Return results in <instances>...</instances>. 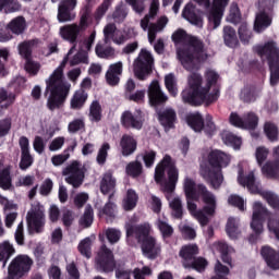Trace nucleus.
<instances>
[{"label": "nucleus", "instance_id": "1", "mask_svg": "<svg viewBox=\"0 0 279 279\" xmlns=\"http://www.w3.org/2000/svg\"><path fill=\"white\" fill-rule=\"evenodd\" d=\"M218 80L219 74L213 69L206 70L205 81L199 73L191 74L187 80V88L182 92V100L192 106L215 104L219 99Z\"/></svg>", "mask_w": 279, "mask_h": 279}, {"label": "nucleus", "instance_id": "2", "mask_svg": "<svg viewBox=\"0 0 279 279\" xmlns=\"http://www.w3.org/2000/svg\"><path fill=\"white\" fill-rule=\"evenodd\" d=\"M172 40L175 45H183L178 48V58L186 71H197L202 63L208 60L202 39L187 35L184 29L175 31Z\"/></svg>", "mask_w": 279, "mask_h": 279}, {"label": "nucleus", "instance_id": "3", "mask_svg": "<svg viewBox=\"0 0 279 279\" xmlns=\"http://www.w3.org/2000/svg\"><path fill=\"white\" fill-rule=\"evenodd\" d=\"M75 51V46H73L66 57L63 59L61 64L52 72L48 80H46V90L50 93L47 100V108L50 110H58L62 107L69 93L71 90V84L64 81V66L69 62V57Z\"/></svg>", "mask_w": 279, "mask_h": 279}, {"label": "nucleus", "instance_id": "4", "mask_svg": "<svg viewBox=\"0 0 279 279\" xmlns=\"http://www.w3.org/2000/svg\"><path fill=\"white\" fill-rule=\"evenodd\" d=\"M230 165V155L221 150H213L208 155V160L201 163L199 174L213 189H219L223 184V172L221 169Z\"/></svg>", "mask_w": 279, "mask_h": 279}, {"label": "nucleus", "instance_id": "5", "mask_svg": "<svg viewBox=\"0 0 279 279\" xmlns=\"http://www.w3.org/2000/svg\"><path fill=\"white\" fill-rule=\"evenodd\" d=\"M128 239H135L142 243V252L146 258H156L160 255V243L151 235V225L145 222L143 225L134 226L128 223L125 226Z\"/></svg>", "mask_w": 279, "mask_h": 279}, {"label": "nucleus", "instance_id": "6", "mask_svg": "<svg viewBox=\"0 0 279 279\" xmlns=\"http://www.w3.org/2000/svg\"><path fill=\"white\" fill-rule=\"evenodd\" d=\"M198 195H201L202 202L205 204L203 210L197 209V204L193 201H187V210L204 227L208 226L210 223V217H215L217 214V196L208 191L204 184H198Z\"/></svg>", "mask_w": 279, "mask_h": 279}, {"label": "nucleus", "instance_id": "7", "mask_svg": "<svg viewBox=\"0 0 279 279\" xmlns=\"http://www.w3.org/2000/svg\"><path fill=\"white\" fill-rule=\"evenodd\" d=\"M267 219V228L270 234L279 241V213L271 214L260 202H255L253 205V218L251 228L256 234H262L264 227L263 221Z\"/></svg>", "mask_w": 279, "mask_h": 279}, {"label": "nucleus", "instance_id": "8", "mask_svg": "<svg viewBox=\"0 0 279 279\" xmlns=\"http://www.w3.org/2000/svg\"><path fill=\"white\" fill-rule=\"evenodd\" d=\"M165 171L168 173V181L162 182V178H165ZM180 172L178 168H175V163L171 160L169 155H166L161 162L155 169V181L160 184L163 193L171 194L175 191V184H178V178Z\"/></svg>", "mask_w": 279, "mask_h": 279}, {"label": "nucleus", "instance_id": "9", "mask_svg": "<svg viewBox=\"0 0 279 279\" xmlns=\"http://www.w3.org/2000/svg\"><path fill=\"white\" fill-rule=\"evenodd\" d=\"M256 53L262 58H266L270 69V85L276 86L279 82V48L276 41L270 40L264 46L255 48Z\"/></svg>", "mask_w": 279, "mask_h": 279}, {"label": "nucleus", "instance_id": "10", "mask_svg": "<svg viewBox=\"0 0 279 279\" xmlns=\"http://www.w3.org/2000/svg\"><path fill=\"white\" fill-rule=\"evenodd\" d=\"M154 56L147 49H142L133 62V73L137 80L145 81L151 75Z\"/></svg>", "mask_w": 279, "mask_h": 279}, {"label": "nucleus", "instance_id": "11", "mask_svg": "<svg viewBox=\"0 0 279 279\" xmlns=\"http://www.w3.org/2000/svg\"><path fill=\"white\" fill-rule=\"evenodd\" d=\"M26 221L31 234H40L45 230V207L34 203L27 213Z\"/></svg>", "mask_w": 279, "mask_h": 279}, {"label": "nucleus", "instance_id": "12", "mask_svg": "<svg viewBox=\"0 0 279 279\" xmlns=\"http://www.w3.org/2000/svg\"><path fill=\"white\" fill-rule=\"evenodd\" d=\"M85 173L86 167L80 161H73L62 171V175L65 177V182L73 186V189H80V186H82Z\"/></svg>", "mask_w": 279, "mask_h": 279}, {"label": "nucleus", "instance_id": "13", "mask_svg": "<svg viewBox=\"0 0 279 279\" xmlns=\"http://www.w3.org/2000/svg\"><path fill=\"white\" fill-rule=\"evenodd\" d=\"M129 5L132 7L134 12L137 14H143L145 12V0H125ZM160 8V2L158 0H151L149 13L141 21V27L144 32H147V25H149V20L154 19L158 14Z\"/></svg>", "mask_w": 279, "mask_h": 279}, {"label": "nucleus", "instance_id": "14", "mask_svg": "<svg viewBox=\"0 0 279 279\" xmlns=\"http://www.w3.org/2000/svg\"><path fill=\"white\" fill-rule=\"evenodd\" d=\"M32 258L27 255H19L9 265V279H21L32 269Z\"/></svg>", "mask_w": 279, "mask_h": 279}, {"label": "nucleus", "instance_id": "15", "mask_svg": "<svg viewBox=\"0 0 279 279\" xmlns=\"http://www.w3.org/2000/svg\"><path fill=\"white\" fill-rule=\"evenodd\" d=\"M246 186L250 193L256 194L259 193L266 202H268L271 208L278 210L279 208V196L276 195L274 192L269 191H260V184L257 182L256 178L254 177V172L248 173L246 177Z\"/></svg>", "mask_w": 279, "mask_h": 279}, {"label": "nucleus", "instance_id": "16", "mask_svg": "<svg viewBox=\"0 0 279 279\" xmlns=\"http://www.w3.org/2000/svg\"><path fill=\"white\" fill-rule=\"evenodd\" d=\"M114 267H117V264L114 263V254H112V251L107 248L106 245H102L96 256L97 271L108 274L114 271Z\"/></svg>", "mask_w": 279, "mask_h": 279}, {"label": "nucleus", "instance_id": "17", "mask_svg": "<svg viewBox=\"0 0 279 279\" xmlns=\"http://www.w3.org/2000/svg\"><path fill=\"white\" fill-rule=\"evenodd\" d=\"M230 0H213V7L208 12L209 27L217 29L221 25V19H223V12L228 8Z\"/></svg>", "mask_w": 279, "mask_h": 279}, {"label": "nucleus", "instance_id": "18", "mask_svg": "<svg viewBox=\"0 0 279 279\" xmlns=\"http://www.w3.org/2000/svg\"><path fill=\"white\" fill-rule=\"evenodd\" d=\"M266 4L270 5V8L259 11L256 14L255 24H254L255 32H258V33L265 32L267 27L271 26V21H272L271 10L274 8V2H271V0H266Z\"/></svg>", "mask_w": 279, "mask_h": 279}, {"label": "nucleus", "instance_id": "19", "mask_svg": "<svg viewBox=\"0 0 279 279\" xmlns=\"http://www.w3.org/2000/svg\"><path fill=\"white\" fill-rule=\"evenodd\" d=\"M0 205L3 207V213L5 215L4 223L7 228H11L14 226L16 221V217H19V205L14 204V202L5 198L3 195H0Z\"/></svg>", "mask_w": 279, "mask_h": 279}, {"label": "nucleus", "instance_id": "20", "mask_svg": "<svg viewBox=\"0 0 279 279\" xmlns=\"http://www.w3.org/2000/svg\"><path fill=\"white\" fill-rule=\"evenodd\" d=\"M104 41L106 45L109 43H116V45H123L125 43V36L121 31L117 29V25L114 23L107 24L104 29Z\"/></svg>", "mask_w": 279, "mask_h": 279}, {"label": "nucleus", "instance_id": "21", "mask_svg": "<svg viewBox=\"0 0 279 279\" xmlns=\"http://www.w3.org/2000/svg\"><path fill=\"white\" fill-rule=\"evenodd\" d=\"M143 113L136 111H124L121 116V123L124 128H132L133 130H141L143 128Z\"/></svg>", "mask_w": 279, "mask_h": 279}, {"label": "nucleus", "instance_id": "22", "mask_svg": "<svg viewBox=\"0 0 279 279\" xmlns=\"http://www.w3.org/2000/svg\"><path fill=\"white\" fill-rule=\"evenodd\" d=\"M121 75H123V62L118 61L109 65L105 78L109 86H118L121 82Z\"/></svg>", "mask_w": 279, "mask_h": 279}, {"label": "nucleus", "instance_id": "23", "mask_svg": "<svg viewBox=\"0 0 279 279\" xmlns=\"http://www.w3.org/2000/svg\"><path fill=\"white\" fill-rule=\"evenodd\" d=\"M148 98L151 106H158L159 104H165L167 101V96L160 89V83L158 81H153L148 86Z\"/></svg>", "mask_w": 279, "mask_h": 279}, {"label": "nucleus", "instance_id": "24", "mask_svg": "<svg viewBox=\"0 0 279 279\" xmlns=\"http://www.w3.org/2000/svg\"><path fill=\"white\" fill-rule=\"evenodd\" d=\"M199 254L197 244H187L182 246L180 256L183 258V267L189 269L193 265V259Z\"/></svg>", "mask_w": 279, "mask_h": 279}, {"label": "nucleus", "instance_id": "25", "mask_svg": "<svg viewBox=\"0 0 279 279\" xmlns=\"http://www.w3.org/2000/svg\"><path fill=\"white\" fill-rule=\"evenodd\" d=\"M80 34L82 33L78 31L77 24L75 23L61 26L59 29L61 38H63V40H68V43H71L72 45L76 43Z\"/></svg>", "mask_w": 279, "mask_h": 279}, {"label": "nucleus", "instance_id": "26", "mask_svg": "<svg viewBox=\"0 0 279 279\" xmlns=\"http://www.w3.org/2000/svg\"><path fill=\"white\" fill-rule=\"evenodd\" d=\"M183 189L187 202L199 199V185H196L193 179L186 177L183 181Z\"/></svg>", "mask_w": 279, "mask_h": 279}, {"label": "nucleus", "instance_id": "27", "mask_svg": "<svg viewBox=\"0 0 279 279\" xmlns=\"http://www.w3.org/2000/svg\"><path fill=\"white\" fill-rule=\"evenodd\" d=\"M262 256L270 269H279V253L269 246H264L262 247Z\"/></svg>", "mask_w": 279, "mask_h": 279}, {"label": "nucleus", "instance_id": "28", "mask_svg": "<svg viewBox=\"0 0 279 279\" xmlns=\"http://www.w3.org/2000/svg\"><path fill=\"white\" fill-rule=\"evenodd\" d=\"M138 143L131 135H123L120 141V147L122 149V156H132L136 151Z\"/></svg>", "mask_w": 279, "mask_h": 279}, {"label": "nucleus", "instance_id": "29", "mask_svg": "<svg viewBox=\"0 0 279 279\" xmlns=\"http://www.w3.org/2000/svg\"><path fill=\"white\" fill-rule=\"evenodd\" d=\"M169 23V19L167 16H161L156 24H148L146 32L148 31V40L149 43H154L156 40V33L162 32L167 24Z\"/></svg>", "mask_w": 279, "mask_h": 279}, {"label": "nucleus", "instance_id": "30", "mask_svg": "<svg viewBox=\"0 0 279 279\" xmlns=\"http://www.w3.org/2000/svg\"><path fill=\"white\" fill-rule=\"evenodd\" d=\"M183 19L192 23V25H197V27H202V19L197 16V11L195 10V5L193 3H187L182 12Z\"/></svg>", "mask_w": 279, "mask_h": 279}, {"label": "nucleus", "instance_id": "31", "mask_svg": "<svg viewBox=\"0 0 279 279\" xmlns=\"http://www.w3.org/2000/svg\"><path fill=\"white\" fill-rule=\"evenodd\" d=\"M14 254H16V250L10 241L0 242V263L3 262V267L8 265V262Z\"/></svg>", "mask_w": 279, "mask_h": 279}, {"label": "nucleus", "instance_id": "32", "mask_svg": "<svg viewBox=\"0 0 279 279\" xmlns=\"http://www.w3.org/2000/svg\"><path fill=\"white\" fill-rule=\"evenodd\" d=\"M88 99V94L84 89L76 90L70 101V108L72 110H82L84 104Z\"/></svg>", "mask_w": 279, "mask_h": 279}, {"label": "nucleus", "instance_id": "33", "mask_svg": "<svg viewBox=\"0 0 279 279\" xmlns=\"http://www.w3.org/2000/svg\"><path fill=\"white\" fill-rule=\"evenodd\" d=\"M117 186V179L112 177V172H106L100 182V191L104 195H108V193H112L114 187Z\"/></svg>", "mask_w": 279, "mask_h": 279}, {"label": "nucleus", "instance_id": "34", "mask_svg": "<svg viewBox=\"0 0 279 279\" xmlns=\"http://www.w3.org/2000/svg\"><path fill=\"white\" fill-rule=\"evenodd\" d=\"M159 121L166 130H171L173 123H175V111L173 109H166L159 113Z\"/></svg>", "mask_w": 279, "mask_h": 279}, {"label": "nucleus", "instance_id": "35", "mask_svg": "<svg viewBox=\"0 0 279 279\" xmlns=\"http://www.w3.org/2000/svg\"><path fill=\"white\" fill-rule=\"evenodd\" d=\"M8 27L12 34H16L19 36L27 29V22H25V17L17 16L8 24Z\"/></svg>", "mask_w": 279, "mask_h": 279}, {"label": "nucleus", "instance_id": "36", "mask_svg": "<svg viewBox=\"0 0 279 279\" xmlns=\"http://www.w3.org/2000/svg\"><path fill=\"white\" fill-rule=\"evenodd\" d=\"M262 172L267 178L278 179L279 178V161L278 160L267 161L266 163H264L262 166Z\"/></svg>", "mask_w": 279, "mask_h": 279}, {"label": "nucleus", "instance_id": "37", "mask_svg": "<svg viewBox=\"0 0 279 279\" xmlns=\"http://www.w3.org/2000/svg\"><path fill=\"white\" fill-rule=\"evenodd\" d=\"M138 204V194L134 190H128L126 195L122 202L124 210H134Z\"/></svg>", "mask_w": 279, "mask_h": 279}, {"label": "nucleus", "instance_id": "38", "mask_svg": "<svg viewBox=\"0 0 279 279\" xmlns=\"http://www.w3.org/2000/svg\"><path fill=\"white\" fill-rule=\"evenodd\" d=\"M187 125L194 130V132H202L204 130V119L199 113H190L186 117Z\"/></svg>", "mask_w": 279, "mask_h": 279}, {"label": "nucleus", "instance_id": "39", "mask_svg": "<svg viewBox=\"0 0 279 279\" xmlns=\"http://www.w3.org/2000/svg\"><path fill=\"white\" fill-rule=\"evenodd\" d=\"M125 173L130 178H141L143 175V163L141 161H131L125 166Z\"/></svg>", "mask_w": 279, "mask_h": 279}, {"label": "nucleus", "instance_id": "40", "mask_svg": "<svg viewBox=\"0 0 279 279\" xmlns=\"http://www.w3.org/2000/svg\"><path fill=\"white\" fill-rule=\"evenodd\" d=\"M223 40L227 47H236L239 39L236 38V32L232 26H225L223 28Z\"/></svg>", "mask_w": 279, "mask_h": 279}, {"label": "nucleus", "instance_id": "41", "mask_svg": "<svg viewBox=\"0 0 279 279\" xmlns=\"http://www.w3.org/2000/svg\"><path fill=\"white\" fill-rule=\"evenodd\" d=\"M102 109H101V104H99L97 100H94L90 105H89V121H92V123H99V121H101V117H102Z\"/></svg>", "mask_w": 279, "mask_h": 279}, {"label": "nucleus", "instance_id": "42", "mask_svg": "<svg viewBox=\"0 0 279 279\" xmlns=\"http://www.w3.org/2000/svg\"><path fill=\"white\" fill-rule=\"evenodd\" d=\"M213 250L214 252H219V254H221V259L223 260V263H226L227 265H230V263H232L230 255H228L230 252V247L228 246V244L223 242H216L213 245Z\"/></svg>", "mask_w": 279, "mask_h": 279}, {"label": "nucleus", "instance_id": "43", "mask_svg": "<svg viewBox=\"0 0 279 279\" xmlns=\"http://www.w3.org/2000/svg\"><path fill=\"white\" fill-rule=\"evenodd\" d=\"M19 10H21V4L17 0H0V12L10 14L12 12H19Z\"/></svg>", "mask_w": 279, "mask_h": 279}, {"label": "nucleus", "instance_id": "44", "mask_svg": "<svg viewBox=\"0 0 279 279\" xmlns=\"http://www.w3.org/2000/svg\"><path fill=\"white\" fill-rule=\"evenodd\" d=\"M221 138L225 145H231L234 149L241 148V138L236 137L234 134L230 133L229 131H223L221 133Z\"/></svg>", "mask_w": 279, "mask_h": 279}, {"label": "nucleus", "instance_id": "45", "mask_svg": "<svg viewBox=\"0 0 279 279\" xmlns=\"http://www.w3.org/2000/svg\"><path fill=\"white\" fill-rule=\"evenodd\" d=\"M95 52L98 56V58H102L105 60H110L116 56L114 48L110 46L104 47V45L101 44L96 45Z\"/></svg>", "mask_w": 279, "mask_h": 279}, {"label": "nucleus", "instance_id": "46", "mask_svg": "<svg viewBox=\"0 0 279 279\" xmlns=\"http://www.w3.org/2000/svg\"><path fill=\"white\" fill-rule=\"evenodd\" d=\"M156 227L161 232L162 239H170V236H173V227L166 220L159 218L156 221Z\"/></svg>", "mask_w": 279, "mask_h": 279}, {"label": "nucleus", "instance_id": "47", "mask_svg": "<svg viewBox=\"0 0 279 279\" xmlns=\"http://www.w3.org/2000/svg\"><path fill=\"white\" fill-rule=\"evenodd\" d=\"M169 206L172 210V217H174V219H182V198L175 196L169 202Z\"/></svg>", "mask_w": 279, "mask_h": 279}, {"label": "nucleus", "instance_id": "48", "mask_svg": "<svg viewBox=\"0 0 279 279\" xmlns=\"http://www.w3.org/2000/svg\"><path fill=\"white\" fill-rule=\"evenodd\" d=\"M111 16L116 23H123L128 17V8H125V4L123 2L118 4Z\"/></svg>", "mask_w": 279, "mask_h": 279}, {"label": "nucleus", "instance_id": "49", "mask_svg": "<svg viewBox=\"0 0 279 279\" xmlns=\"http://www.w3.org/2000/svg\"><path fill=\"white\" fill-rule=\"evenodd\" d=\"M227 234L231 239H239V234H241V231L239 230V220L229 218L227 222Z\"/></svg>", "mask_w": 279, "mask_h": 279}, {"label": "nucleus", "instance_id": "50", "mask_svg": "<svg viewBox=\"0 0 279 279\" xmlns=\"http://www.w3.org/2000/svg\"><path fill=\"white\" fill-rule=\"evenodd\" d=\"M75 12L69 11L68 9H64L62 7L58 8V15L57 19L59 23H69L71 21H75Z\"/></svg>", "mask_w": 279, "mask_h": 279}, {"label": "nucleus", "instance_id": "51", "mask_svg": "<svg viewBox=\"0 0 279 279\" xmlns=\"http://www.w3.org/2000/svg\"><path fill=\"white\" fill-rule=\"evenodd\" d=\"M16 96L13 93H8L3 89L0 90V107L10 108L14 104Z\"/></svg>", "mask_w": 279, "mask_h": 279}, {"label": "nucleus", "instance_id": "52", "mask_svg": "<svg viewBox=\"0 0 279 279\" xmlns=\"http://www.w3.org/2000/svg\"><path fill=\"white\" fill-rule=\"evenodd\" d=\"M3 163L0 161V170ZM12 186V179L10 178V169L5 168L0 172V187L8 190Z\"/></svg>", "mask_w": 279, "mask_h": 279}, {"label": "nucleus", "instance_id": "53", "mask_svg": "<svg viewBox=\"0 0 279 279\" xmlns=\"http://www.w3.org/2000/svg\"><path fill=\"white\" fill-rule=\"evenodd\" d=\"M264 132L271 143H276V141H278V126H276V124L266 122L264 125Z\"/></svg>", "mask_w": 279, "mask_h": 279}, {"label": "nucleus", "instance_id": "54", "mask_svg": "<svg viewBox=\"0 0 279 279\" xmlns=\"http://www.w3.org/2000/svg\"><path fill=\"white\" fill-rule=\"evenodd\" d=\"M34 40H31L19 45V53L22 58H25V60H32V47H34Z\"/></svg>", "mask_w": 279, "mask_h": 279}, {"label": "nucleus", "instance_id": "55", "mask_svg": "<svg viewBox=\"0 0 279 279\" xmlns=\"http://www.w3.org/2000/svg\"><path fill=\"white\" fill-rule=\"evenodd\" d=\"M108 151H110V144L104 143L98 149V153L96 156V162H98V165L100 166L106 165V160H108Z\"/></svg>", "mask_w": 279, "mask_h": 279}, {"label": "nucleus", "instance_id": "56", "mask_svg": "<svg viewBox=\"0 0 279 279\" xmlns=\"http://www.w3.org/2000/svg\"><path fill=\"white\" fill-rule=\"evenodd\" d=\"M227 21L229 23H233L234 25L241 23V11L239 10V5L231 4Z\"/></svg>", "mask_w": 279, "mask_h": 279}, {"label": "nucleus", "instance_id": "57", "mask_svg": "<svg viewBox=\"0 0 279 279\" xmlns=\"http://www.w3.org/2000/svg\"><path fill=\"white\" fill-rule=\"evenodd\" d=\"M165 84L170 95H172V97H175L178 95V87L175 86V76H173V74L166 75Z\"/></svg>", "mask_w": 279, "mask_h": 279}, {"label": "nucleus", "instance_id": "58", "mask_svg": "<svg viewBox=\"0 0 279 279\" xmlns=\"http://www.w3.org/2000/svg\"><path fill=\"white\" fill-rule=\"evenodd\" d=\"M100 215H106L108 221L114 219L117 217V205L109 201L100 211Z\"/></svg>", "mask_w": 279, "mask_h": 279}, {"label": "nucleus", "instance_id": "59", "mask_svg": "<svg viewBox=\"0 0 279 279\" xmlns=\"http://www.w3.org/2000/svg\"><path fill=\"white\" fill-rule=\"evenodd\" d=\"M90 245H93V241H90V238H85L78 244V251L82 256H85V258H90Z\"/></svg>", "mask_w": 279, "mask_h": 279}, {"label": "nucleus", "instance_id": "60", "mask_svg": "<svg viewBox=\"0 0 279 279\" xmlns=\"http://www.w3.org/2000/svg\"><path fill=\"white\" fill-rule=\"evenodd\" d=\"M268 157H269V148L265 146H259L256 148L255 158H256L257 165L262 167L263 162H265V160H267Z\"/></svg>", "mask_w": 279, "mask_h": 279}, {"label": "nucleus", "instance_id": "61", "mask_svg": "<svg viewBox=\"0 0 279 279\" xmlns=\"http://www.w3.org/2000/svg\"><path fill=\"white\" fill-rule=\"evenodd\" d=\"M93 225V207L88 206L85 209L83 217L80 219L82 228H89Z\"/></svg>", "mask_w": 279, "mask_h": 279}, {"label": "nucleus", "instance_id": "62", "mask_svg": "<svg viewBox=\"0 0 279 279\" xmlns=\"http://www.w3.org/2000/svg\"><path fill=\"white\" fill-rule=\"evenodd\" d=\"M229 123H231L233 128H239L240 130L245 129V119L241 118L236 112H231Z\"/></svg>", "mask_w": 279, "mask_h": 279}, {"label": "nucleus", "instance_id": "63", "mask_svg": "<svg viewBox=\"0 0 279 279\" xmlns=\"http://www.w3.org/2000/svg\"><path fill=\"white\" fill-rule=\"evenodd\" d=\"M245 128L250 132H254V130L258 128V117H256L254 113H248L245 120Z\"/></svg>", "mask_w": 279, "mask_h": 279}, {"label": "nucleus", "instance_id": "64", "mask_svg": "<svg viewBox=\"0 0 279 279\" xmlns=\"http://www.w3.org/2000/svg\"><path fill=\"white\" fill-rule=\"evenodd\" d=\"M106 236L109 243H119V240L121 239V231H119L118 229H107Z\"/></svg>", "mask_w": 279, "mask_h": 279}]
</instances>
